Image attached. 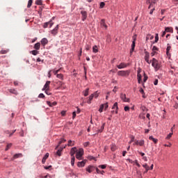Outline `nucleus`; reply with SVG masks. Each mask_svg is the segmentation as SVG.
I'll use <instances>...</instances> for the list:
<instances>
[{
  "label": "nucleus",
  "instance_id": "1",
  "mask_svg": "<svg viewBox=\"0 0 178 178\" xmlns=\"http://www.w3.org/2000/svg\"><path fill=\"white\" fill-rule=\"evenodd\" d=\"M83 155H84V149L83 148H80L76 153V158L78 161H82Z\"/></svg>",
  "mask_w": 178,
  "mask_h": 178
},
{
  "label": "nucleus",
  "instance_id": "2",
  "mask_svg": "<svg viewBox=\"0 0 178 178\" xmlns=\"http://www.w3.org/2000/svg\"><path fill=\"white\" fill-rule=\"evenodd\" d=\"M118 74L119 76H121L122 77H127L130 75V71L129 70H122V71H118Z\"/></svg>",
  "mask_w": 178,
  "mask_h": 178
},
{
  "label": "nucleus",
  "instance_id": "3",
  "mask_svg": "<svg viewBox=\"0 0 178 178\" xmlns=\"http://www.w3.org/2000/svg\"><path fill=\"white\" fill-rule=\"evenodd\" d=\"M152 66L154 67L155 70H159V68L161 67V66L159 65V62H158V60H156V58L152 59Z\"/></svg>",
  "mask_w": 178,
  "mask_h": 178
},
{
  "label": "nucleus",
  "instance_id": "4",
  "mask_svg": "<svg viewBox=\"0 0 178 178\" xmlns=\"http://www.w3.org/2000/svg\"><path fill=\"white\" fill-rule=\"evenodd\" d=\"M133 41L131 44V49L130 50V54H133L134 51V48H136V41H137V35H134L133 37Z\"/></svg>",
  "mask_w": 178,
  "mask_h": 178
},
{
  "label": "nucleus",
  "instance_id": "5",
  "mask_svg": "<svg viewBox=\"0 0 178 178\" xmlns=\"http://www.w3.org/2000/svg\"><path fill=\"white\" fill-rule=\"evenodd\" d=\"M94 170H97V168H95L93 165H89L86 168V172H88V173H91V172H94Z\"/></svg>",
  "mask_w": 178,
  "mask_h": 178
},
{
  "label": "nucleus",
  "instance_id": "6",
  "mask_svg": "<svg viewBox=\"0 0 178 178\" xmlns=\"http://www.w3.org/2000/svg\"><path fill=\"white\" fill-rule=\"evenodd\" d=\"M58 30H59V25H57L53 30L51 31V34L55 36L58 34Z\"/></svg>",
  "mask_w": 178,
  "mask_h": 178
},
{
  "label": "nucleus",
  "instance_id": "7",
  "mask_svg": "<svg viewBox=\"0 0 178 178\" xmlns=\"http://www.w3.org/2000/svg\"><path fill=\"white\" fill-rule=\"evenodd\" d=\"M87 162V160H83L82 161H79L77 163L78 168H84L86 166V163Z\"/></svg>",
  "mask_w": 178,
  "mask_h": 178
},
{
  "label": "nucleus",
  "instance_id": "8",
  "mask_svg": "<svg viewBox=\"0 0 178 178\" xmlns=\"http://www.w3.org/2000/svg\"><path fill=\"white\" fill-rule=\"evenodd\" d=\"M145 60L148 63L149 65H151V61H149V53L145 52Z\"/></svg>",
  "mask_w": 178,
  "mask_h": 178
},
{
  "label": "nucleus",
  "instance_id": "9",
  "mask_svg": "<svg viewBox=\"0 0 178 178\" xmlns=\"http://www.w3.org/2000/svg\"><path fill=\"white\" fill-rule=\"evenodd\" d=\"M51 84V81H47L46 82V83L44 84L43 88H42V91H45V90H49V85Z\"/></svg>",
  "mask_w": 178,
  "mask_h": 178
},
{
  "label": "nucleus",
  "instance_id": "10",
  "mask_svg": "<svg viewBox=\"0 0 178 178\" xmlns=\"http://www.w3.org/2000/svg\"><path fill=\"white\" fill-rule=\"evenodd\" d=\"M77 147H72L70 150V155L72 157L74 156V154L77 153Z\"/></svg>",
  "mask_w": 178,
  "mask_h": 178
},
{
  "label": "nucleus",
  "instance_id": "11",
  "mask_svg": "<svg viewBox=\"0 0 178 178\" xmlns=\"http://www.w3.org/2000/svg\"><path fill=\"white\" fill-rule=\"evenodd\" d=\"M81 14L82 15V20H83V22H84V20H86V19H87V11L81 10Z\"/></svg>",
  "mask_w": 178,
  "mask_h": 178
},
{
  "label": "nucleus",
  "instance_id": "12",
  "mask_svg": "<svg viewBox=\"0 0 178 178\" xmlns=\"http://www.w3.org/2000/svg\"><path fill=\"white\" fill-rule=\"evenodd\" d=\"M134 145H140V147H143L144 145V140H135V144Z\"/></svg>",
  "mask_w": 178,
  "mask_h": 178
},
{
  "label": "nucleus",
  "instance_id": "13",
  "mask_svg": "<svg viewBox=\"0 0 178 178\" xmlns=\"http://www.w3.org/2000/svg\"><path fill=\"white\" fill-rule=\"evenodd\" d=\"M127 65H129V64L121 63L119 65H117V67L118 69H124V67H127Z\"/></svg>",
  "mask_w": 178,
  "mask_h": 178
},
{
  "label": "nucleus",
  "instance_id": "14",
  "mask_svg": "<svg viewBox=\"0 0 178 178\" xmlns=\"http://www.w3.org/2000/svg\"><path fill=\"white\" fill-rule=\"evenodd\" d=\"M168 46L167 47V49H166V55L168 58H170L171 56V54H170V49L172 48V47H170L169 45V44H168Z\"/></svg>",
  "mask_w": 178,
  "mask_h": 178
},
{
  "label": "nucleus",
  "instance_id": "15",
  "mask_svg": "<svg viewBox=\"0 0 178 178\" xmlns=\"http://www.w3.org/2000/svg\"><path fill=\"white\" fill-rule=\"evenodd\" d=\"M41 44L43 47H45L48 44V39L44 38L41 40Z\"/></svg>",
  "mask_w": 178,
  "mask_h": 178
},
{
  "label": "nucleus",
  "instance_id": "16",
  "mask_svg": "<svg viewBox=\"0 0 178 178\" xmlns=\"http://www.w3.org/2000/svg\"><path fill=\"white\" fill-rule=\"evenodd\" d=\"M49 157V153H47L42 160V163L43 164L45 163V162L47 161V159H48Z\"/></svg>",
  "mask_w": 178,
  "mask_h": 178
},
{
  "label": "nucleus",
  "instance_id": "17",
  "mask_svg": "<svg viewBox=\"0 0 178 178\" xmlns=\"http://www.w3.org/2000/svg\"><path fill=\"white\" fill-rule=\"evenodd\" d=\"M22 156H23V154H22L20 153L19 154H16L12 158V161H15V159H17V158H22Z\"/></svg>",
  "mask_w": 178,
  "mask_h": 178
},
{
  "label": "nucleus",
  "instance_id": "18",
  "mask_svg": "<svg viewBox=\"0 0 178 178\" xmlns=\"http://www.w3.org/2000/svg\"><path fill=\"white\" fill-rule=\"evenodd\" d=\"M121 99H122V101H124V102H129V99L126 97V95L124 94L121 95Z\"/></svg>",
  "mask_w": 178,
  "mask_h": 178
},
{
  "label": "nucleus",
  "instance_id": "19",
  "mask_svg": "<svg viewBox=\"0 0 178 178\" xmlns=\"http://www.w3.org/2000/svg\"><path fill=\"white\" fill-rule=\"evenodd\" d=\"M40 48H41V43L37 42L36 44H35V45H34V49H35L38 51V49H40Z\"/></svg>",
  "mask_w": 178,
  "mask_h": 178
},
{
  "label": "nucleus",
  "instance_id": "20",
  "mask_svg": "<svg viewBox=\"0 0 178 178\" xmlns=\"http://www.w3.org/2000/svg\"><path fill=\"white\" fill-rule=\"evenodd\" d=\"M101 26L102 27H104L106 29H108V26L106 25V24L105 23V19H102L101 20Z\"/></svg>",
  "mask_w": 178,
  "mask_h": 178
},
{
  "label": "nucleus",
  "instance_id": "21",
  "mask_svg": "<svg viewBox=\"0 0 178 178\" xmlns=\"http://www.w3.org/2000/svg\"><path fill=\"white\" fill-rule=\"evenodd\" d=\"M165 31L166 33H173V28L172 27H165Z\"/></svg>",
  "mask_w": 178,
  "mask_h": 178
},
{
  "label": "nucleus",
  "instance_id": "22",
  "mask_svg": "<svg viewBox=\"0 0 178 178\" xmlns=\"http://www.w3.org/2000/svg\"><path fill=\"white\" fill-rule=\"evenodd\" d=\"M47 104L49 105V106H55L58 104L56 102H54L52 103H51V102H47Z\"/></svg>",
  "mask_w": 178,
  "mask_h": 178
},
{
  "label": "nucleus",
  "instance_id": "23",
  "mask_svg": "<svg viewBox=\"0 0 178 178\" xmlns=\"http://www.w3.org/2000/svg\"><path fill=\"white\" fill-rule=\"evenodd\" d=\"M8 91L11 94H14V95H17L18 94L17 90H16L15 89H10Z\"/></svg>",
  "mask_w": 178,
  "mask_h": 178
},
{
  "label": "nucleus",
  "instance_id": "24",
  "mask_svg": "<svg viewBox=\"0 0 178 178\" xmlns=\"http://www.w3.org/2000/svg\"><path fill=\"white\" fill-rule=\"evenodd\" d=\"M63 143H66V139H61L60 140V142L58 143V145L56 146V149H58V148H59V146L60 145V144H62Z\"/></svg>",
  "mask_w": 178,
  "mask_h": 178
},
{
  "label": "nucleus",
  "instance_id": "25",
  "mask_svg": "<svg viewBox=\"0 0 178 178\" xmlns=\"http://www.w3.org/2000/svg\"><path fill=\"white\" fill-rule=\"evenodd\" d=\"M149 140H151L152 141H153L154 144H156L158 143V139H155L154 136H149Z\"/></svg>",
  "mask_w": 178,
  "mask_h": 178
},
{
  "label": "nucleus",
  "instance_id": "26",
  "mask_svg": "<svg viewBox=\"0 0 178 178\" xmlns=\"http://www.w3.org/2000/svg\"><path fill=\"white\" fill-rule=\"evenodd\" d=\"M155 3H154V1L150 3L149 5V7H148V9H151V8H153V9H155Z\"/></svg>",
  "mask_w": 178,
  "mask_h": 178
},
{
  "label": "nucleus",
  "instance_id": "27",
  "mask_svg": "<svg viewBox=\"0 0 178 178\" xmlns=\"http://www.w3.org/2000/svg\"><path fill=\"white\" fill-rule=\"evenodd\" d=\"M92 52H94V54H97V52H98V47L97 45L93 46Z\"/></svg>",
  "mask_w": 178,
  "mask_h": 178
},
{
  "label": "nucleus",
  "instance_id": "28",
  "mask_svg": "<svg viewBox=\"0 0 178 178\" xmlns=\"http://www.w3.org/2000/svg\"><path fill=\"white\" fill-rule=\"evenodd\" d=\"M111 151L115 152L118 149V147L115 146V145H111Z\"/></svg>",
  "mask_w": 178,
  "mask_h": 178
},
{
  "label": "nucleus",
  "instance_id": "29",
  "mask_svg": "<svg viewBox=\"0 0 178 178\" xmlns=\"http://www.w3.org/2000/svg\"><path fill=\"white\" fill-rule=\"evenodd\" d=\"M93 99H94V95H91L89 97V99L88 100L87 103L89 104H91V101H92Z\"/></svg>",
  "mask_w": 178,
  "mask_h": 178
},
{
  "label": "nucleus",
  "instance_id": "30",
  "mask_svg": "<svg viewBox=\"0 0 178 178\" xmlns=\"http://www.w3.org/2000/svg\"><path fill=\"white\" fill-rule=\"evenodd\" d=\"M68 147H73L74 145V142L72 141V140H68L67 143Z\"/></svg>",
  "mask_w": 178,
  "mask_h": 178
},
{
  "label": "nucleus",
  "instance_id": "31",
  "mask_svg": "<svg viewBox=\"0 0 178 178\" xmlns=\"http://www.w3.org/2000/svg\"><path fill=\"white\" fill-rule=\"evenodd\" d=\"M141 75H140V72H138V83H139V84H141Z\"/></svg>",
  "mask_w": 178,
  "mask_h": 178
},
{
  "label": "nucleus",
  "instance_id": "32",
  "mask_svg": "<svg viewBox=\"0 0 178 178\" xmlns=\"http://www.w3.org/2000/svg\"><path fill=\"white\" fill-rule=\"evenodd\" d=\"M88 91H90L89 88H86L85 91H83V95L84 97H88Z\"/></svg>",
  "mask_w": 178,
  "mask_h": 178
},
{
  "label": "nucleus",
  "instance_id": "33",
  "mask_svg": "<svg viewBox=\"0 0 178 178\" xmlns=\"http://www.w3.org/2000/svg\"><path fill=\"white\" fill-rule=\"evenodd\" d=\"M143 167L145 169V170L147 172H148V170H149V166H148V165L147 163L143 164Z\"/></svg>",
  "mask_w": 178,
  "mask_h": 178
},
{
  "label": "nucleus",
  "instance_id": "34",
  "mask_svg": "<svg viewBox=\"0 0 178 178\" xmlns=\"http://www.w3.org/2000/svg\"><path fill=\"white\" fill-rule=\"evenodd\" d=\"M104 129H105V124H103L101 128L98 130V133H102L104 131Z\"/></svg>",
  "mask_w": 178,
  "mask_h": 178
},
{
  "label": "nucleus",
  "instance_id": "35",
  "mask_svg": "<svg viewBox=\"0 0 178 178\" xmlns=\"http://www.w3.org/2000/svg\"><path fill=\"white\" fill-rule=\"evenodd\" d=\"M172 136H173V132L170 133L165 138V140H170L172 138Z\"/></svg>",
  "mask_w": 178,
  "mask_h": 178
},
{
  "label": "nucleus",
  "instance_id": "36",
  "mask_svg": "<svg viewBox=\"0 0 178 178\" xmlns=\"http://www.w3.org/2000/svg\"><path fill=\"white\" fill-rule=\"evenodd\" d=\"M139 92H141L143 97L145 98V92H144V90L143 89V88H140L139 90Z\"/></svg>",
  "mask_w": 178,
  "mask_h": 178
},
{
  "label": "nucleus",
  "instance_id": "37",
  "mask_svg": "<svg viewBox=\"0 0 178 178\" xmlns=\"http://www.w3.org/2000/svg\"><path fill=\"white\" fill-rule=\"evenodd\" d=\"M96 172H97V173H98V174H101V175H104V173H105V171L104 170H99V169H98V168H96Z\"/></svg>",
  "mask_w": 178,
  "mask_h": 178
},
{
  "label": "nucleus",
  "instance_id": "38",
  "mask_svg": "<svg viewBox=\"0 0 178 178\" xmlns=\"http://www.w3.org/2000/svg\"><path fill=\"white\" fill-rule=\"evenodd\" d=\"M57 79H60V80H63V74H58L56 76Z\"/></svg>",
  "mask_w": 178,
  "mask_h": 178
},
{
  "label": "nucleus",
  "instance_id": "39",
  "mask_svg": "<svg viewBox=\"0 0 178 178\" xmlns=\"http://www.w3.org/2000/svg\"><path fill=\"white\" fill-rule=\"evenodd\" d=\"M31 5H33V0H29L28 1L27 8H31Z\"/></svg>",
  "mask_w": 178,
  "mask_h": 178
},
{
  "label": "nucleus",
  "instance_id": "40",
  "mask_svg": "<svg viewBox=\"0 0 178 178\" xmlns=\"http://www.w3.org/2000/svg\"><path fill=\"white\" fill-rule=\"evenodd\" d=\"M60 69L53 71V73H54V76H58V73H59V72H60Z\"/></svg>",
  "mask_w": 178,
  "mask_h": 178
},
{
  "label": "nucleus",
  "instance_id": "41",
  "mask_svg": "<svg viewBox=\"0 0 178 178\" xmlns=\"http://www.w3.org/2000/svg\"><path fill=\"white\" fill-rule=\"evenodd\" d=\"M74 161H75V158H74V156H72L71 158V165H72V166H74Z\"/></svg>",
  "mask_w": 178,
  "mask_h": 178
},
{
  "label": "nucleus",
  "instance_id": "42",
  "mask_svg": "<svg viewBox=\"0 0 178 178\" xmlns=\"http://www.w3.org/2000/svg\"><path fill=\"white\" fill-rule=\"evenodd\" d=\"M31 54H32V55H34V56H35L38 54V51L33 50L31 51Z\"/></svg>",
  "mask_w": 178,
  "mask_h": 178
},
{
  "label": "nucleus",
  "instance_id": "43",
  "mask_svg": "<svg viewBox=\"0 0 178 178\" xmlns=\"http://www.w3.org/2000/svg\"><path fill=\"white\" fill-rule=\"evenodd\" d=\"M112 109H119V107H118V102H115L113 104Z\"/></svg>",
  "mask_w": 178,
  "mask_h": 178
},
{
  "label": "nucleus",
  "instance_id": "44",
  "mask_svg": "<svg viewBox=\"0 0 178 178\" xmlns=\"http://www.w3.org/2000/svg\"><path fill=\"white\" fill-rule=\"evenodd\" d=\"M35 4L36 5H42V0H36Z\"/></svg>",
  "mask_w": 178,
  "mask_h": 178
},
{
  "label": "nucleus",
  "instance_id": "45",
  "mask_svg": "<svg viewBox=\"0 0 178 178\" xmlns=\"http://www.w3.org/2000/svg\"><path fill=\"white\" fill-rule=\"evenodd\" d=\"M104 104H102L99 107V112H100V113H102V112H103L104 111Z\"/></svg>",
  "mask_w": 178,
  "mask_h": 178
},
{
  "label": "nucleus",
  "instance_id": "46",
  "mask_svg": "<svg viewBox=\"0 0 178 178\" xmlns=\"http://www.w3.org/2000/svg\"><path fill=\"white\" fill-rule=\"evenodd\" d=\"M8 51H9L8 50H1V51H0V54L1 55H3L5 54H8Z\"/></svg>",
  "mask_w": 178,
  "mask_h": 178
},
{
  "label": "nucleus",
  "instance_id": "47",
  "mask_svg": "<svg viewBox=\"0 0 178 178\" xmlns=\"http://www.w3.org/2000/svg\"><path fill=\"white\" fill-rule=\"evenodd\" d=\"M56 155L60 156L62 155V149H58L56 152Z\"/></svg>",
  "mask_w": 178,
  "mask_h": 178
},
{
  "label": "nucleus",
  "instance_id": "48",
  "mask_svg": "<svg viewBox=\"0 0 178 178\" xmlns=\"http://www.w3.org/2000/svg\"><path fill=\"white\" fill-rule=\"evenodd\" d=\"M11 147H12V143L8 144L6 147V151H8Z\"/></svg>",
  "mask_w": 178,
  "mask_h": 178
},
{
  "label": "nucleus",
  "instance_id": "49",
  "mask_svg": "<svg viewBox=\"0 0 178 178\" xmlns=\"http://www.w3.org/2000/svg\"><path fill=\"white\" fill-rule=\"evenodd\" d=\"M158 41H159V37L158 36V33H156L154 42H158Z\"/></svg>",
  "mask_w": 178,
  "mask_h": 178
},
{
  "label": "nucleus",
  "instance_id": "50",
  "mask_svg": "<svg viewBox=\"0 0 178 178\" xmlns=\"http://www.w3.org/2000/svg\"><path fill=\"white\" fill-rule=\"evenodd\" d=\"M148 80V76L144 74V79H143V83H145Z\"/></svg>",
  "mask_w": 178,
  "mask_h": 178
},
{
  "label": "nucleus",
  "instance_id": "51",
  "mask_svg": "<svg viewBox=\"0 0 178 178\" xmlns=\"http://www.w3.org/2000/svg\"><path fill=\"white\" fill-rule=\"evenodd\" d=\"M86 51H90V49H91V45L86 44Z\"/></svg>",
  "mask_w": 178,
  "mask_h": 178
},
{
  "label": "nucleus",
  "instance_id": "52",
  "mask_svg": "<svg viewBox=\"0 0 178 178\" xmlns=\"http://www.w3.org/2000/svg\"><path fill=\"white\" fill-rule=\"evenodd\" d=\"M48 26H49V22H45L43 25V28L44 29H47L48 27Z\"/></svg>",
  "mask_w": 178,
  "mask_h": 178
},
{
  "label": "nucleus",
  "instance_id": "53",
  "mask_svg": "<svg viewBox=\"0 0 178 178\" xmlns=\"http://www.w3.org/2000/svg\"><path fill=\"white\" fill-rule=\"evenodd\" d=\"M159 49L158 47H156V46H154L153 48H152V51L153 52H156V51H158Z\"/></svg>",
  "mask_w": 178,
  "mask_h": 178
},
{
  "label": "nucleus",
  "instance_id": "54",
  "mask_svg": "<svg viewBox=\"0 0 178 178\" xmlns=\"http://www.w3.org/2000/svg\"><path fill=\"white\" fill-rule=\"evenodd\" d=\"M104 108L105 111H106L108 109V108H109V105H108V103H106L104 104Z\"/></svg>",
  "mask_w": 178,
  "mask_h": 178
},
{
  "label": "nucleus",
  "instance_id": "55",
  "mask_svg": "<svg viewBox=\"0 0 178 178\" xmlns=\"http://www.w3.org/2000/svg\"><path fill=\"white\" fill-rule=\"evenodd\" d=\"M104 6H105V3L104 2H101L100 3V9H102L104 8Z\"/></svg>",
  "mask_w": 178,
  "mask_h": 178
},
{
  "label": "nucleus",
  "instance_id": "56",
  "mask_svg": "<svg viewBox=\"0 0 178 178\" xmlns=\"http://www.w3.org/2000/svg\"><path fill=\"white\" fill-rule=\"evenodd\" d=\"M92 95H93V97H95V98H98V92H95V93L92 94Z\"/></svg>",
  "mask_w": 178,
  "mask_h": 178
},
{
  "label": "nucleus",
  "instance_id": "57",
  "mask_svg": "<svg viewBox=\"0 0 178 178\" xmlns=\"http://www.w3.org/2000/svg\"><path fill=\"white\" fill-rule=\"evenodd\" d=\"M141 111H143V112H145V111H147V107H145V106H142L140 107Z\"/></svg>",
  "mask_w": 178,
  "mask_h": 178
},
{
  "label": "nucleus",
  "instance_id": "58",
  "mask_svg": "<svg viewBox=\"0 0 178 178\" xmlns=\"http://www.w3.org/2000/svg\"><path fill=\"white\" fill-rule=\"evenodd\" d=\"M125 112H129V111H130V107L126 106L124 108Z\"/></svg>",
  "mask_w": 178,
  "mask_h": 178
},
{
  "label": "nucleus",
  "instance_id": "59",
  "mask_svg": "<svg viewBox=\"0 0 178 178\" xmlns=\"http://www.w3.org/2000/svg\"><path fill=\"white\" fill-rule=\"evenodd\" d=\"M49 26L50 28L52 27V26H54V22H52V20H50L49 22Z\"/></svg>",
  "mask_w": 178,
  "mask_h": 178
},
{
  "label": "nucleus",
  "instance_id": "60",
  "mask_svg": "<svg viewBox=\"0 0 178 178\" xmlns=\"http://www.w3.org/2000/svg\"><path fill=\"white\" fill-rule=\"evenodd\" d=\"M38 98H45V95L43 93H40L38 95Z\"/></svg>",
  "mask_w": 178,
  "mask_h": 178
},
{
  "label": "nucleus",
  "instance_id": "61",
  "mask_svg": "<svg viewBox=\"0 0 178 178\" xmlns=\"http://www.w3.org/2000/svg\"><path fill=\"white\" fill-rule=\"evenodd\" d=\"M99 168H101L102 169H106V165H99Z\"/></svg>",
  "mask_w": 178,
  "mask_h": 178
},
{
  "label": "nucleus",
  "instance_id": "62",
  "mask_svg": "<svg viewBox=\"0 0 178 178\" xmlns=\"http://www.w3.org/2000/svg\"><path fill=\"white\" fill-rule=\"evenodd\" d=\"M84 147H88L90 145V142H86L83 143Z\"/></svg>",
  "mask_w": 178,
  "mask_h": 178
},
{
  "label": "nucleus",
  "instance_id": "63",
  "mask_svg": "<svg viewBox=\"0 0 178 178\" xmlns=\"http://www.w3.org/2000/svg\"><path fill=\"white\" fill-rule=\"evenodd\" d=\"M61 115L62 116H65L66 115V111H61Z\"/></svg>",
  "mask_w": 178,
  "mask_h": 178
},
{
  "label": "nucleus",
  "instance_id": "64",
  "mask_svg": "<svg viewBox=\"0 0 178 178\" xmlns=\"http://www.w3.org/2000/svg\"><path fill=\"white\" fill-rule=\"evenodd\" d=\"M76 118V111H74L72 113V119H75Z\"/></svg>",
  "mask_w": 178,
  "mask_h": 178
}]
</instances>
